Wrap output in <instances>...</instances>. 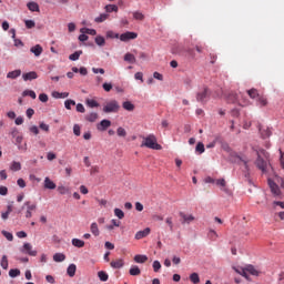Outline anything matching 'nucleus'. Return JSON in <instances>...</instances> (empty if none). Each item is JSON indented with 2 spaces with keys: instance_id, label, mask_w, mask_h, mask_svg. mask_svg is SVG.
<instances>
[{
  "instance_id": "nucleus-1",
  "label": "nucleus",
  "mask_w": 284,
  "mask_h": 284,
  "mask_svg": "<svg viewBox=\"0 0 284 284\" xmlns=\"http://www.w3.org/2000/svg\"><path fill=\"white\" fill-rule=\"evenodd\" d=\"M256 155L257 159L255 160V165L263 174H265L267 172V168L270 166V162H267L270 153H267V151L264 149H260L256 151Z\"/></svg>"
},
{
  "instance_id": "nucleus-2",
  "label": "nucleus",
  "mask_w": 284,
  "mask_h": 284,
  "mask_svg": "<svg viewBox=\"0 0 284 284\" xmlns=\"http://www.w3.org/2000/svg\"><path fill=\"white\" fill-rule=\"evenodd\" d=\"M141 148H149V150H162L163 146L159 144L156 141V135L149 134L148 136L143 138V142L141 144Z\"/></svg>"
},
{
  "instance_id": "nucleus-3",
  "label": "nucleus",
  "mask_w": 284,
  "mask_h": 284,
  "mask_svg": "<svg viewBox=\"0 0 284 284\" xmlns=\"http://www.w3.org/2000/svg\"><path fill=\"white\" fill-rule=\"evenodd\" d=\"M121 105H119V102L116 100H111L106 102L102 109V111L105 114H111L112 112H119Z\"/></svg>"
},
{
  "instance_id": "nucleus-4",
  "label": "nucleus",
  "mask_w": 284,
  "mask_h": 284,
  "mask_svg": "<svg viewBox=\"0 0 284 284\" xmlns=\"http://www.w3.org/2000/svg\"><path fill=\"white\" fill-rule=\"evenodd\" d=\"M209 97L210 89H207V87H204L196 93V101H199V103H206Z\"/></svg>"
},
{
  "instance_id": "nucleus-5",
  "label": "nucleus",
  "mask_w": 284,
  "mask_h": 284,
  "mask_svg": "<svg viewBox=\"0 0 284 284\" xmlns=\"http://www.w3.org/2000/svg\"><path fill=\"white\" fill-rule=\"evenodd\" d=\"M24 206L27 207V211L24 214L26 219H32V212L37 211V204L30 201H27L24 202Z\"/></svg>"
},
{
  "instance_id": "nucleus-6",
  "label": "nucleus",
  "mask_w": 284,
  "mask_h": 284,
  "mask_svg": "<svg viewBox=\"0 0 284 284\" xmlns=\"http://www.w3.org/2000/svg\"><path fill=\"white\" fill-rule=\"evenodd\" d=\"M136 37H139L136 32L126 31L120 36V41H123L125 43L128 41L136 39Z\"/></svg>"
},
{
  "instance_id": "nucleus-7",
  "label": "nucleus",
  "mask_w": 284,
  "mask_h": 284,
  "mask_svg": "<svg viewBox=\"0 0 284 284\" xmlns=\"http://www.w3.org/2000/svg\"><path fill=\"white\" fill-rule=\"evenodd\" d=\"M22 254H28L29 256H37V251L32 250V244L24 243L22 248H20Z\"/></svg>"
},
{
  "instance_id": "nucleus-8",
  "label": "nucleus",
  "mask_w": 284,
  "mask_h": 284,
  "mask_svg": "<svg viewBox=\"0 0 284 284\" xmlns=\"http://www.w3.org/2000/svg\"><path fill=\"white\" fill-rule=\"evenodd\" d=\"M267 183L272 194H274V196H281V189L278 187V184H276L272 179H268Z\"/></svg>"
},
{
  "instance_id": "nucleus-9",
  "label": "nucleus",
  "mask_w": 284,
  "mask_h": 284,
  "mask_svg": "<svg viewBox=\"0 0 284 284\" xmlns=\"http://www.w3.org/2000/svg\"><path fill=\"white\" fill-rule=\"evenodd\" d=\"M111 125H112V122L110 120H102L97 125V129L99 130V132H105V130H108V128H110Z\"/></svg>"
},
{
  "instance_id": "nucleus-10",
  "label": "nucleus",
  "mask_w": 284,
  "mask_h": 284,
  "mask_svg": "<svg viewBox=\"0 0 284 284\" xmlns=\"http://www.w3.org/2000/svg\"><path fill=\"white\" fill-rule=\"evenodd\" d=\"M23 81H34V79H39V75L36 71H30L28 73L22 74Z\"/></svg>"
},
{
  "instance_id": "nucleus-11",
  "label": "nucleus",
  "mask_w": 284,
  "mask_h": 284,
  "mask_svg": "<svg viewBox=\"0 0 284 284\" xmlns=\"http://www.w3.org/2000/svg\"><path fill=\"white\" fill-rule=\"evenodd\" d=\"M150 232H151L150 227H146L143 231L136 232L135 241H141V239H145V236H149Z\"/></svg>"
},
{
  "instance_id": "nucleus-12",
  "label": "nucleus",
  "mask_w": 284,
  "mask_h": 284,
  "mask_svg": "<svg viewBox=\"0 0 284 284\" xmlns=\"http://www.w3.org/2000/svg\"><path fill=\"white\" fill-rule=\"evenodd\" d=\"M30 52H32L34 57H41V54H43V47H41V44H36L30 49Z\"/></svg>"
},
{
  "instance_id": "nucleus-13",
  "label": "nucleus",
  "mask_w": 284,
  "mask_h": 284,
  "mask_svg": "<svg viewBox=\"0 0 284 284\" xmlns=\"http://www.w3.org/2000/svg\"><path fill=\"white\" fill-rule=\"evenodd\" d=\"M110 265L111 267H113V270H121V267L125 265V262L123 261V258H119V260L112 261Z\"/></svg>"
},
{
  "instance_id": "nucleus-14",
  "label": "nucleus",
  "mask_w": 284,
  "mask_h": 284,
  "mask_svg": "<svg viewBox=\"0 0 284 284\" xmlns=\"http://www.w3.org/2000/svg\"><path fill=\"white\" fill-rule=\"evenodd\" d=\"M44 187L45 190H57V184L52 180H50V178H45Z\"/></svg>"
},
{
  "instance_id": "nucleus-15",
  "label": "nucleus",
  "mask_w": 284,
  "mask_h": 284,
  "mask_svg": "<svg viewBox=\"0 0 284 284\" xmlns=\"http://www.w3.org/2000/svg\"><path fill=\"white\" fill-rule=\"evenodd\" d=\"M260 134L262 139H270V136H272V131L270 128H260Z\"/></svg>"
},
{
  "instance_id": "nucleus-16",
  "label": "nucleus",
  "mask_w": 284,
  "mask_h": 284,
  "mask_svg": "<svg viewBox=\"0 0 284 284\" xmlns=\"http://www.w3.org/2000/svg\"><path fill=\"white\" fill-rule=\"evenodd\" d=\"M245 274H251L252 276H258L260 272L254 267V265H247L245 268Z\"/></svg>"
},
{
  "instance_id": "nucleus-17",
  "label": "nucleus",
  "mask_w": 284,
  "mask_h": 284,
  "mask_svg": "<svg viewBox=\"0 0 284 284\" xmlns=\"http://www.w3.org/2000/svg\"><path fill=\"white\" fill-rule=\"evenodd\" d=\"M27 8H28V10H30V12H39L40 11L39 3L34 2V1L28 2Z\"/></svg>"
},
{
  "instance_id": "nucleus-18",
  "label": "nucleus",
  "mask_w": 284,
  "mask_h": 284,
  "mask_svg": "<svg viewBox=\"0 0 284 284\" xmlns=\"http://www.w3.org/2000/svg\"><path fill=\"white\" fill-rule=\"evenodd\" d=\"M67 274L70 276V278H73V276L77 274V264H70L67 268Z\"/></svg>"
},
{
  "instance_id": "nucleus-19",
  "label": "nucleus",
  "mask_w": 284,
  "mask_h": 284,
  "mask_svg": "<svg viewBox=\"0 0 284 284\" xmlns=\"http://www.w3.org/2000/svg\"><path fill=\"white\" fill-rule=\"evenodd\" d=\"M85 121H89V123H94L97 119H99V113L97 112H91L84 116Z\"/></svg>"
},
{
  "instance_id": "nucleus-20",
  "label": "nucleus",
  "mask_w": 284,
  "mask_h": 284,
  "mask_svg": "<svg viewBox=\"0 0 284 284\" xmlns=\"http://www.w3.org/2000/svg\"><path fill=\"white\" fill-rule=\"evenodd\" d=\"M19 77H21V70L20 69L10 71L7 74V79H19Z\"/></svg>"
},
{
  "instance_id": "nucleus-21",
  "label": "nucleus",
  "mask_w": 284,
  "mask_h": 284,
  "mask_svg": "<svg viewBox=\"0 0 284 284\" xmlns=\"http://www.w3.org/2000/svg\"><path fill=\"white\" fill-rule=\"evenodd\" d=\"M90 232L93 234V236H99V234H101L99 231V224H97V222L91 223Z\"/></svg>"
},
{
  "instance_id": "nucleus-22",
  "label": "nucleus",
  "mask_w": 284,
  "mask_h": 284,
  "mask_svg": "<svg viewBox=\"0 0 284 284\" xmlns=\"http://www.w3.org/2000/svg\"><path fill=\"white\" fill-rule=\"evenodd\" d=\"M52 97H53V99H68V97H70V93H68V92H59V91H54L53 93H52Z\"/></svg>"
},
{
  "instance_id": "nucleus-23",
  "label": "nucleus",
  "mask_w": 284,
  "mask_h": 284,
  "mask_svg": "<svg viewBox=\"0 0 284 284\" xmlns=\"http://www.w3.org/2000/svg\"><path fill=\"white\" fill-rule=\"evenodd\" d=\"M180 216L183 219L182 223H192V221H194V215H187L183 212H180Z\"/></svg>"
},
{
  "instance_id": "nucleus-24",
  "label": "nucleus",
  "mask_w": 284,
  "mask_h": 284,
  "mask_svg": "<svg viewBox=\"0 0 284 284\" xmlns=\"http://www.w3.org/2000/svg\"><path fill=\"white\" fill-rule=\"evenodd\" d=\"M233 270L234 272H236V274L244 276V278H246L247 281L250 280V276L247 275V273H245V268L234 266Z\"/></svg>"
},
{
  "instance_id": "nucleus-25",
  "label": "nucleus",
  "mask_w": 284,
  "mask_h": 284,
  "mask_svg": "<svg viewBox=\"0 0 284 284\" xmlns=\"http://www.w3.org/2000/svg\"><path fill=\"white\" fill-rule=\"evenodd\" d=\"M122 108L128 112H134V104L130 101H125L122 103Z\"/></svg>"
},
{
  "instance_id": "nucleus-26",
  "label": "nucleus",
  "mask_w": 284,
  "mask_h": 284,
  "mask_svg": "<svg viewBox=\"0 0 284 284\" xmlns=\"http://www.w3.org/2000/svg\"><path fill=\"white\" fill-rule=\"evenodd\" d=\"M53 261L55 263H63V261H65V254H63V253H55L53 255Z\"/></svg>"
},
{
  "instance_id": "nucleus-27",
  "label": "nucleus",
  "mask_w": 284,
  "mask_h": 284,
  "mask_svg": "<svg viewBox=\"0 0 284 284\" xmlns=\"http://www.w3.org/2000/svg\"><path fill=\"white\" fill-rule=\"evenodd\" d=\"M80 32L82 34H91V37H97V30L94 29L82 28L80 29Z\"/></svg>"
},
{
  "instance_id": "nucleus-28",
  "label": "nucleus",
  "mask_w": 284,
  "mask_h": 284,
  "mask_svg": "<svg viewBox=\"0 0 284 284\" xmlns=\"http://www.w3.org/2000/svg\"><path fill=\"white\" fill-rule=\"evenodd\" d=\"M129 273L131 276H141V268L139 266H132Z\"/></svg>"
},
{
  "instance_id": "nucleus-29",
  "label": "nucleus",
  "mask_w": 284,
  "mask_h": 284,
  "mask_svg": "<svg viewBox=\"0 0 284 284\" xmlns=\"http://www.w3.org/2000/svg\"><path fill=\"white\" fill-rule=\"evenodd\" d=\"M110 14L108 13H101L99 17L94 19L95 23H103V21H106L109 19Z\"/></svg>"
},
{
  "instance_id": "nucleus-30",
  "label": "nucleus",
  "mask_w": 284,
  "mask_h": 284,
  "mask_svg": "<svg viewBox=\"0 0 284 284\" xmlns=\"http://www.w3.org/2000/svg\"><path fill=\"white\" fill-rule=\"evenodd\" d=\"M124 61L128 63H136V58L132 53H125Z\"/></svg>"
},
{
  "instance_id": "nucleus-31",
  "label": "nucleus",
  "mask_w": 284,
  "mask_h": 284,
  "mask_svg": "<svg viewBox=\"0 0 284 284\" xmlns=\"http://www.w3.org/2000/svg\"><path fill=\"white\" fill-rule=\"evenodd\" d=\"M72 245L74 247H85V242H83V240L73 239L72 240Z\"/></svg>"
},
{
  "instance_id": "nucleus-32",
  "label": "nucleus",
  "mask_w": 284,
  "mask_h": 284,
  "mask_svg": "<svg viewBox=\"0 0 284 284\" xmlns=\"http://www.w3.org/2000/svg\"><path fill=\"white\" fill-rule=\"evenodd\" d=\"M83 54V51H75L74 53L69 55L70 61H79V58Z\"/></svg>"
},
{
  "instance_id": "nucleus-33",
  "label": "nucleus",
  "mask_w": 284,
  "mask_h": 284,
  "mask_svg": "<svg viewBox=\"0 0 284 284\" xmlns=\"http://www.w3.org/2000/svg\"><path fill=\"white\" fill-rule=\"evenodd\" d=\"M9 276L11 278H17V276H21V271L19 268H11L9 271Z\"/></svg>"
},
{
  "instance_id": "nucleus-34",
  "label": "nucleus",
  "mask_w": 284,
  "mask_h": 284,
  "mask_svg": "<svg viewBox=\"0 0 284 284\" xmlns=\"http://www.w3.org/2000/svg\"><path fill=\"white\" fill-rule=\"evenodd\" d=\"M10 170L12 172H19V170H21V163L20 162H17V161H13L10 165Z\"/></svg>"
},
{
  "instance_id": "nucleus-35",
  "label": "nucleus",
  "mask_w": 284,
  "mask_h": 284,
  "mask_svg": "<svg viewBox=\"0 0 284 284\" xmlns=\"http://www.w3.org/2000/svg\"><path fill=\"white\" fill-rule=\"evenodd\" d=\"M105 12H119V7L116 4H106Z\"/></svg>"
},
{
  "instance_id": "nucleus-36",
  "label": "nucleus",
  "mask_w": 284,
  "mask_h": 284,
  "mask_svg": "<svg viewBox=\"0 0 284 284\" xmlns=\"http://www.w3.org/2000/svg\"><path fill=\"white\" fill-rule=\"evenodd\" d=\"M247 94H248L250 99H258V97H261L256 89L248 90Z\"/></svg>"
},
{
  "instance_id": "nucleus-37",
  "label": "nucleus",
  "mask_w": 284,
  "mask_h": 284,
  "mask_svg": "<svg viewBox=\"0 0 284 284\" xmlns=\"http://www.w3.org/2000/svg\"><path fill=\"white\" fill-rule=\"evenodd\" d=\"M257 102L261 108H265V105H267V98H265V95H258Z\"/></svg>"
},
{
  "instance_id": "nucleus-38",
  "label": "nucleus",
  "mask_w": 284,
  "mask_h": 284,
  "mask_svg": "<svg viewBox=\"0 0 284 284\" xmlns=\"http://www.w3.org/2000/svg\"><path fill=\"white\" fill-rule=\"evenodd\" d=\"M133 19H135V21H143V19H145V16L141 11H134Z\"/></svg>"
},
{
  "instance_id": "nucleus-39",
  "label": "nucleus",
  "mask_w": 284,
  "mask_h": 284,
  "mask_svg": "<svg viewBox=\"0 0 284 284\" xmlns=\"http://www.w3.org/2000/svg\"><path fill=\"white\" fill-rule=\"evenodd\" d=\"M207 237L211 241H216L219 239V233H216V231H214V230H210L207 233Z\"/></svg>"
},
{
  "instance_id": "nucleus-40",
  "label": "nucleus",
  "mask_w": 284,
  "mask_h": 284,
  "mask_svg": "<svg viewBox=\"0 0 284 284\" xmlns=\"http://www.w3.org/2000/svg\"><path fill=\"white\" fill-rule=\"evenodd\" d=\"M148 261L146 255H135L134 256V262L135 263H145Z\"/></svg>"
},
{
  "instance_id": "nucleus-41",
  "label": "nucleus",
  "mask_w": 284,
  "mask_h": 284,
  "mask_svg": "<svg viewBox=\"0 0 284 284\" xmlns=\"http://www.w3.org/2000/svg\"><path fill=\"white\" fill-rule=\"evenodd\" d=\"M88 108H99V102H97V100H92V99H88L85 101Z\"/></svg>"
},
{
  "instance_id": "nucleus-42",
  "label": "nucleus",
  "mask_w": 284,
  "mask_h": 284,
  "mask_svg": "<svg viewBox=\"0 0 284 284\" xmlns=\"http://www.w3.org/2000/svg\"><path fill=\"white\" fill-rule=\"evenodd\" d=\"M98 277H99L100 281H102L103 283H105V281H108V278H110V276H109L104 271L98 272Z\"/></svg>"
},
{
  "instance_id": "nucleus-43",
  "label": "nucleus",
  "mask_w": 284,
  "mask_h": 284,
  "mask_svg": "<svg viewBox=\"0 0 284 284\" xmlns=\"http://www.w3.org/2000/svg\"><path fill=\"white\" fill-rule=\"evenodd\" d=\"M190 281L193 282L194 284L201 283V277H199L197 273H192L190 275Z\"/></svg>"
},
{
  "instance_id": "nucleus-44",
  "label": "nucleus",
  "mask_w": 284,
  "mask_h": 284,
  "mask_svg": "<svg viewBox=\"0 0 284 284\" xmlns=\"http://www.w3.org/2000/svg\"><path fill=\"white\" fill-rule=\"evenodd\" d=\"M95 43H97V45H100V48H103V45H105V38H103L101 36H97Z\"/></svg>"
},
{
  "instance_id": "nucleus-45",
  "label": "nucleus",
  "mask_w": 284,
  "mask_h": 284,
  "mask_svg": "<svg viewBox=\"0 0 284 284\" xmlns=\"http://www.w3.org/2000/svg\"><path fill=\"white\" fill-rule=\"evenodd\" d=\"M195 152H199V154H203L205 152V145L203 142H199L195 146Z\"/></svg>"
},
{
  "instance_id": "nucleus-46",
  "label": "nucleus",
  "mask_w": 284,
  "mask_h": 284,
  "mask_svg": "<svg viewBox=\"0 0 284 284\" xmlns=\"http://www.w3.org/2000/svg\"><path fill=\"white\" fill-rule=\"evenodd\" d=\"M58 192H59V194H61V195L70 194V189H69V187H65V186H63V185H60V186H58Z\"/></svg>"
},
{
  "instance_id": "nucleus-47",
  "label": "nucleus",
  "mask_w": 284,
  "mask_h": 284,
  "mask_svg": "<svg viewBox=\"0 0 284 284\" xmlns=\"http://www.w3.org/2000/svg\"><path fill=\"white\" fill-rule=\"evenodd\" d=\"M114 215L120 220L125 219V213L121 209H114Z\"/></svg>"
},
{
  "instance_id": "nucleus-48",
  "label": "nucleus",
  "mask_w": 284,
  "mask_h": 284,
  "mask_svg": "<svg viewBox=\"0 0 284 284\" xmlns=\"http://www.w3.org/2000/svg\"><path fill=\"white\" fill-rule=\"evenodd\" d=\"M22 95L30 97L31 99H37V93L32 90H26L23 91Z\"/></svg>"
},
{
  "instance_id": "nucleus-49",
  "label": "nucleus",
  "mask_w": 284,
  "mask_h": 284,
  "mask_svg": "<svg viewBox=\"0 0 284 284\" xmlns=\"http://www.w3.org/2000/svg\"><path fill=\"white\" fill-rule=\"evenodd\" d=\"M1 234L7 239V241H14V235L8 231H1Z\"/></svg>"
},
{
  "instance_id": "nucleus-50",
  "label": "nucleus",
  "mask_w": 284,
  "mask_h": 284,
  "mask_svg": "<svg viewBox=\"0 0 284 284\" xmlns=\"http://www.w3.org/2000/svg\"><path fill=\"white\" fill-rule=\"evenodd\" d=\"M165 223L169 225L170 232H174V222L172 220V216L166 217Z\"/></svg>"
},
{
  "instance_id": "nucleus-51",
  "label": "nucleus",
  "mask_w": 284,
  "mask_h": 284,
  "mask_svg": "<svg viewBox=\"0 0 284 284\" xmlns=\"http://www.w3.org/2000/svg\"><path fill=\"white\" fill-rule=\"evenodd\" d=\"M72 105H77V102H75L74 100H67V101L64 102V108H65L67 110H72Z\"/></svg>"
},
{
  "instance_id": "nucleus-52",
  "label": "nucleus",
  "mask_w": 284,
  "mask_h": 284,
  "mask_svg": "<svg viewBox=\"0 0 284 284\" xmlns=\"http://www.w3.org/2000/svg\"><path fill=\"white\" fill-rule=\"evenodd\" d=\"M2 270H8V256L3 255L0 262Z\"/></svg>"
},
{
  "instance_id": "nucleus-53",
  "label": "nucleus",
  "mask_w": 284,
  "mask_h": 284,
  "mask_svg": "<svg viewBox=\"0 0 284 284\" xmlns=\"http://www.w3.org/2000/svg\"><path fill=\"white\" fill-rule=\"evenodd\" d=\"M73 134L75 136H81V126L79 124L73 125Z\"/></svg>"
},
{
  "instance_id": "nucleus-54",
  "label": "nucleus",
  "mask_w": 284,
  "mask_h": 284,
  "mask_svg": "<svg viewBox=\"0 0 284 284\" xmlns=\"http://www.w3.org/2000/svg\"><path fill=\"white\" fill-rule=\"evenodd\" d=\"M26 28H28V30H32V28H34V26H37V23H34L33 20H26Z\"/></svg>"
},
{
  "instance_id": "nucleus-55",
  "label": "nucleus",
  "mask_w": 284,
  "mask_h": 284,
  "mask_svg": "<svg viewBox=\"0 0 284 284\" xmlns=\"http://www.w3.org/2000/svg\"><path fill=\"white\" fill-rule=\"evenodd\" d=\"M116 134H118V136H128V132L125 131V129H123L121 126L118 128Z\"/></svg>"
},
{
  "instance_id": "nucleus-56",
  "label": "nucleus",
  "mask_w": 284,
  "mask_h": 284,
  "mask_svg": "<svg viewBox=\"0 0 284 284\" xmlns=\"http://www.w3.org/2000/svg\"><path fill=\"white\" fill-rule=\"evenodd\" d=\"M106 39H119V33H114V31H108Z\"/></svg>"
},
{
  "instance_id": "nucleus-57",
  "label": "nucleus",
  "mask_w": 284,
  "mask_h": 284,
  "mask_svg": "<svg viewBox=\"0 0 284 284\" xmlns=\"http://www.w3.org/2000/svg\"><path fill=\"white\" fill-rule=\"evenodd\" d=\"M161 270V262L154 261L153 262V272H159Z\"/></svg>"
},
{
  "instance_id": "nucleus-58",
  "label": "nucleus",
  "mask_w": 284,
  "mask_h": 284,
  "mask_svg": "<svg viewBox=\"0 0 284 284\" xmlns=\"http://www.w3.org/2000/svg\"><path fill=\"white\" fill-rule=\"evenodd\" d=\"M102 88H103L104 92H110L112 90V83L105 82V83H103Z\"/></svg>"
},
{
  "instance_id": "nucleus-59",
  "label": "nucleus",
  "mask_w": 284,
  "mask_h": 284,
  "mask_svg": "<svg viewBox=\"0 0 284 284\" xmlns=\"http://www.w3.org/2000/svg\"><path fill=\"white\" fill-rule=\"evenodd\" d=\"M215 184L219 185L220 187H225V179L215 180Z\"/></svg>"
},
{
  "instance_id": "nucleus-60",
  "label": "nucleus",
  "mask_w": 284,
  "mask_h": 284,
  "mask_svg": "<svg viewBox=\"0 0 284 284\" xmlns=\"http://www.w3.org/2000/svg\"><path fill=\"white\" fill-rule=\"evenodd\" d=\"M39 101H41L42 103H48V94L41 93L39 95Z\"/></svg>"
},
{
  "instance_id": "nucleus-61",
  "label": "nucleus",
  "mask_w": 284,
  "mask_h": 284,
  "mask_svg": "<svg viewBox=\"0 0 284 284\" xmlns=\"http://www.w3.org/2000/svg\"><path fill=\"white\" fill-rule=\"evenodd\" d=\"M40 130H43V132H50V125L41 122L40 123Z\"/></svg>"
},
{
  "instance_id": "nucleus-62",
  "label": "nucleus",
  "mask_w": 284,
  "mask_h": 284,
  "mask_svg": "<svg viewBox=\"0 0 284 284\" xmlns=\"http://www.w3.org/2000/svg\"><path fill=\"white\" fill-rule=\"evenodd\" d=\"M77 112H80L81 114H83L85 112V106H83L81 103H78Z\"/></svg>"
},
{
  "instance_id": "nucleus-63",
  "label": "nucleus",
  "mask_w": 284,
  "mask_h": 284,
  "mask_svg": "<svg viewBox=\"0 0 284 284\" xmlns=\"http://www.w3.org/2000/svg\"><path fill=\"white\" fill-rule=\"evenodd\" d=\"M134 79H136V81H141L143 83V73L142 72H136L134 74Z\"/></svg>"
},
{
  "instance_id": "nucleus-64",
  "label": "nucleus",
  "mask_w": 284,
  "mask_h": 284,
  "mask_svg": "<svg viewBox=\"0 0 284 284\" xmlns=\"http://www.w3.org/2000/svg\"><path fill=\"white\" fill-rule=\"evenodd\" d=\"M47 159L48 161H54V159H57V154H54L53 152H49L47 154Z\"/></svg>"
}]
</instances>
